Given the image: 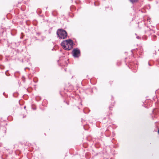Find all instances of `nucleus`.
Wrapping results in <instances>:
<instances>
[{
  "label": "nucleus",
  "mask_w": 159,
  "mask_h": 159,
  "mask_svg": "<svg viewBox=\"0 0 159 159\" xmlns=\"http://www.w3.org/2000/svg\"><path fill=\"white\" fill-rule=\"evenodd\" d=\"M73 42L71 39L65 40L62 41L61 45L63 48L67 50L71 49L73 48Z\"/></svg>",
  "instance_id": "1"
},
{
  "label": "nucleus",
  "mask_w": 159,
  "mask_h": 159,
  "mask_svg": "<svg viewBox=\"0 0 159 159\" xmlns=\"http://www.w3.org/2000/svg\"><path fill=\"white\" fill-rule=\"evenodd\" d=\"M137 38H138V39H139V37H137Z\"/></svg>",
  "instance_id": "5"
},
{
  "label": "nucleus",
  "mask_w": 159,
  "mask_h": 159,
  "mask_svg": "<svg viewBox=\"0 0 159 159\" xmlns=\"http://www.w3.org/2000/svg\"><path fill=\"white\" fill-rule=\"evenodd\" d=\"M130 2L132 3L136 2L138 1V0H129Z\"/></svg>",
  "instance_id": "4"
},
{
  "label": "nucleus",
  "mask_w": 159,
  "mask_h": 159,
  "mask_svg": "<svg viewBox=\"0 0 159 159\" xmlns=\"http://www.w3.org/2000/svg\"><path fill=\"white\" fill-rule=\"evenodd\" d=\"M24 108H25V107H24Z\"/></svg>",
  "instance_id": "6"
},
{
  "label": "nucleus",
  "mask_w": 159,
  "mask_h": 159,
  "mask_svg": "<svg viewBox=\"0 0 159 159\" xmlns=\"http://www.w3.org/2000/svg\"><path fill=\"white\" fill-rule=\"evenodd\" d=\"M73 55L74 57H78L80 56V50L75 49L72 51Z\"/></svg>",
  "instance_id": "3"
},
{
  "label": "nucleus",
  "mask_w": 159,
  "mask_h": 159,
  "mask_svg": "<svg viewBox=\"0 0 159 159\" xmlns=\"http://www.w3.org/2000/svg\"><path fill=\"white\" fill-rule=\"evenodd\" d=\"M57 34L59 38L61 39H64L66 38L67 34L66 32L63 29H58L57 32Z\"/></svg>",
  "instance_id": "2"
}]
</instances>
